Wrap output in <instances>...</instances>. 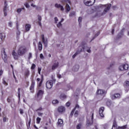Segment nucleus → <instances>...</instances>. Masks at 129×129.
Instances as JSON below:
<instances>
[{
	"label": "nucleus",
	"instance_id": "obj_1",
	"mask_svg": "<svg viewBox=\"0 0 129 129\" xmlns=\"http://www.w3.org/2000/svg\"><path fill=\"white\" fill-rule=\"evenodd\" d=\"M85 50H86L88 53H91V50H90V47H88V46H87V44H86V43L82 42V46H79L76 52L79 54H80L81 52L84 51Z\"/></svg>",
	"mask_w": 129,
	"mask_h": 129
},
{
	"label": "nucleus",
	"instance_id": "obj_2",
	"mask_svg": "<svg viewBox=\"0 0 129 129\" xmlns=\"http://www.w3.org/2000/svg\"><path fill=\"white\" fill-rule=\"evenodd\" d=\"M99 9H104L103 12L102 13V16L105 15L108 11H110V8H111V4H106L105 5H100L98 6Z\"/></svg>",
	"mask_w": 129,
	"mask_h": 129
},
{
	"label": "nucleus",
	"instance_id": "obj_3",
	"mask_svg": "<svg viewBox=\"0 0 129 129\" xmlns=\"http://www.w3.org/2000/svg\"><path fill=\"white\" fill-rule=\"evenodd\" d=\"M44 94V91L42 90H39L36 94L35 95V99L37 101H40L43 97V95Z\"/></svg>",
	"mask_w": 129,
	"mask_h": 129
},
{
	"label": "nucleus",
	"instance_id": "obj_4",
	"mask_svg": "<svg viewBox=\"0 0 129 129\" xmlns=\"http://www.w3.org/2000/svg\"><path fill=\"white\" fill-rule=\"evenodd\" d=\"M27 52V48L25 46L20 47L18 50V54L20 56L25 54Z\"/></svg>",
	"mask_w": 129,
	"mask_h": 129
},
{
	"label": "nucleus",
	"instance_id": "obj_5",
	"mask_svg": "<svg viewBox=\"0 0 129 129\" xmlns=\"http://www.w3.org/2000/svg\"><path fill=\"white\" fill-rule=\"evenodd\" d=\"M95 0H84V3L87 7H91L94 5Z\"/></svg>",
	"mask_w": 129,
	"mask_h": 129
},
{
	"label": "nucleus",
	"instance_id": "obj_6",
	"mask_svg": "<svg viewBox=\"0 0 129 129\" xmlns=\"http://www.w3.org/2000/svg\"><path fill=\"white\" fill-rule=\"evenodd\" d=\"M55 81H56L55 79L47 81L46 86L47 89H51V88L53 87V82H55Z\"/></svg>",
	"mask_w": 129,
	"mask_h": 129
},
{
	"label": "nucleus",
	"instance_id": "obj_7",
	"mask_svg": "<svg viewBox=\"0 0 129 129\" xmlns=\"http://www.w3.org/2000/svg\"><path fill=\"white\" fill-rule=\"evenodd\" d=\"M93 115H94V114L93 113H92L91 118L89 120L88 119L87 120V123H86L87 127L90 126V125H92V124L93 123Z\"/></svg>",
	"mask_w": 129,
	"mask_h": 129
},
{
	"label": "nucleus",
	"instance_id": "obj_8",
	"mask_svg": "<svg viewBox=\"0 0 129 129\" xmlns=\"http://www.w3.org/2000/svg\"><path fill=\"white\" fill-rule=\"evenodd\" d=\"M122 127H126V125H123L121 126H119L117 127V124L116 123V121L114 120L112 129H119V128H122Z\"/></svg>",
	"mask_w": 129,
	"mask_h": 129
},
{
	"label": "nucleus",
	"instance_id": "obj_9",
	"mask_svg": "<svg viewBox=\"0 0 129 129\" xmlns=\"http://www.w3.org/2000/svg\"><path fill=\"white\" fill-rule=\"evenodd\" d=\"M128 69V64H122L119 67V70L120 71H124V70H127Z\"/></svg>",
	"mask_w": 129,
	"mask_h": 129
},
{
	"label": "nucleus",
	"instance_id": "obj_10",
	"mask_svg": "<svg viewBox=\"0 0 129 129\" xmlns=\"http://www.w3.org/2000/svg\"><path fill=\"white\" fill-rule=\"evenodd\" d=\"M103 111H104V107H101L99 109V113L101 117H104V115H103Z\"/></svg>",
	"mask_w": 129,
	"mask_h": 129
},
{
	"label": "nucleus",
	"instance_id": "obj_11",
	"mask_svg": "<svg viewBox=\"0 0 129 129\" xmlns=\"http://www.w3.org/2000/svg\"><path fill=\"white\" fill-rule=\"evenodd\" d=\"M97 93L99 95H105L106 94V92L103 90H98L97 91Z\"/></svg>",
	"mask_w": 129,
	"mask_h": 129
},
{
	"label": "nucleus",
	"instance_id": "obj_12",
	"mask_svg": "<svg viewBox=\"0 0 129 129\" xmlns=\"http://www.w3.org/2000/svg\"><path fill=\"white\" fill-rule=\"evenodd\" d=\"M59 67V62L58 61H55L53 63V64L52 66V70H55L56 68H58Z\"/></svg>",
	"mask_w": 129,
	"mask_h": 129
},
{
	"label": "nucleus",
	"instance_id": "obj_13",
	"mask_svg": "<svg viewBox=\"0 0 129 129\" xmlns=\"http://www.w3.org/2000/svg\"><path fill=\"white\" fill-rule=\"evenodd\" d=\"M54 7L57 9H60V11H61L62 12L64 11V7L62 6L60 4H55Z\"/></svg>",
	"mask_w": 129,
	"mask_h": 129
},
{
	"label": "nucleus",
	"instance_id": "obj_14",
	"mask_svg": "<svg viewBox=\"0 0 129 129\" xmlns=\"http://www.w3.org/2000/svg\"><path fill=\"white\" fill-rule=\"evenodd\" d=\"M34 87H35V82H34V81H32L30 87V90L31 93H33V92H34Z\"/></svg>",
	"mask_w": 129,
	"mask_h": 129
},
{
	"label": "nucleus",
	"instance_id": "obj_15",
	"mask_svg": "<svg viewBox=\"0 0 129 129\" xmlns=\"http://www.w3.org/2000/svg\"><path fill=\"white\" fill-rule=\"evenodd\" d=\"M112 99H116V98H119L120 97V94L119 93H116L113 95L111 96Z\"/></svg>",
	"mask_w": 129,
	"mask_h": 129
},
{
	"label": "nucleus",
	"instance_id": "obj_16",
	"mask_svg": "<svg viewBox=\"0 0 129 129\" xmlns=\"http://www.w3.org/2000/svg\"><path fill=\"white\" fill-rule=\"evenodd\" d=\"M16 28L17 30V31L16 32L17 38V39H19V38H20V35H21V31H19V25L18 24V23H17V24H16Z\"/></svg>",
	"mask_w": 129,
	"mask_h": 129
},
{
	"label": "nucleus",
	"instance_id": "obj_17",
	"mask_svg": "<svg viewBox=\"0 0 129 129\" xmlns=\"http://www.w3.org/2000/svg\"><path fill=\"white\" fill-rule=\"evenodd\" d=\"M66 109L64 108V107L60 106V107H58L57 110L58 112H65Z\"/></svg>",
	"mask_w": 129,
	"mask_h": 129
},
{
	"label": "nucleus",
	"instance_id": "obj_18",
	"mask_svg": "<svg viewBox=\"0 0 129 129\" xmlns=\"http://www.w3.org/2000/svg\"><path fill=\"white\" fill-rule=\"evenodd\" d=\"M79 70V65L76 64L73 68V71L75 72H77Z\"/></svg>",
	"mask_w": 129,
	"mask_h": 129
},
{
	"label": "nucleus",
	"instance_id": "obj_19",
	"mask_svg": "<svg viewBox=\"0 0 129 129\" xmlns=\"http://www.w3.org/2000/svg\"><path fill=\"white\" fill-rule=\"evenodd\" d=\"M67 98V96L64 94H61L60 96V99H61V100H64V99H66Z\"/></svg>",
	"mask_w": 129,
	"mask_h": 129
},
{
	"label": "nucleus",
	"instance_id": "obj_20",
	"mask_svg": "<svg viewBox=\"0 0 129 129\" xmlns=\"http://www.w3.org/2000/svg\"><path fill=\"white\" fill-rule=\"evenodd\" d=\"M57 124L59 126H61L62 124H63V120L62 119H58Z\"/></svg>",
	"mask_w": 129,
	"mask_h": 129
},
{
	"label": "nucleus",
	"instance_id": "obj_21",
	"mask_svg": "<svg viewBox=\"0 0 129 129\" xmlns=\"http://www.w3.org/2000/svg\"><path fill=\"white\" fill-rule=\"evenodd\" d=\"M25 29H26V31H27V32H29V31H30V29H31V25L26 24V25L25 26Z\"/></svg>",
	"mask_w": 129,
	"mask_h": 129
},
{
	"label": "nucleus",
	"instance_id": "obj_22",
	"mask_svg": "<svg viewBox=\"0 0 129 129\" xmlns=\"http://www.w3.org/2000/svg\"><path fill=\"white\" fill-rule=\"evenodd\" d=\"M42 43L44 44L45 47H47V46H48V40L47 39L45 40V38L42 39Z\"/></svg>",
	"mask_w": 129,
	"mask_h": 129
},
{
	"label": "nucleus",
	"instance_id": "obj_23",
	"mask_svg": "<svg viewBox=\"0 0 129 129\" xmlns=\"http://www.w3.org/2000/svg\"><path fill=\"white\" fill-rule=\"evenodd\" d=\"M38 49L39 51L42 50V49H43V45H42V43L41 42H39L38 43Z\"/></svg>",
	"mask_w": 129,
	"mask_h": 129
},
{
	"label": "nucleus",
	"instance_id": "obj_24",
	"mask_svg": "<svg viewBox=\"0 0 129 129\" xmlns=\"http://www.w3.org/2000/svg\"><path fill=\"white\" fill-rule=\"evenodd\" d=\"M12 55L14 58V59H18V55H17V53L14 50L12 52Z\"/></svg>",
	"mask_w": 129,
	"mask_h": 129
},
{
	"label": "nucleus",
	"instance_id": "obj_25",
	"mask_svg": "<svg viewBox=\"0 0 129 129\" xmlns=\"http://www.w3.org/2000/svg\"><path fill=\"white\" fill-rule=\"evenodd\" d=\"M100 34V32H98L94 36V37H93V38L91 40L90 42H92L96 37H98V36H99V34Z\"/></svg>",
	"mask_w": 129,
	"mask_h": 129
},
{
	"label": "nucleus",
	"instance_id": "obj_26",
	"mask_svg": "<svg viewBox=\"0 0 129 129\" xmlns=\"http://www.w3.org/2000/svg\"><path fill=\"white\" fill-rule=\"evenodd\" d=\"M6 38V35L5 34H3L2 33H0V38L1 39L2 41H4Z\"/></svg>",
	"mask_w": 129,
	"mask_h": 129
},
{
	"label": "nucleus",
	"instance_id": "obj_27",
	"mask_svg": "<svg viewBox=\"0 0 129 129\" xmlns=\"http://www.w3.org/2000/svg\"><path fill=\"white\" fill-rule=\"evenodd\" d=\"M7 7H8V4H7V2H5L4 4L3 12H7Z\"/></svg>",
	"mask_w": 129,
	"mask_h": 129
},
{
	"label": "nucleus",
	"instance_id": "obj_28",
	"mask_svg": "<svg viewBox=\"0 0 129 129\" xmlns=\"http://www.w3.org/2000/svg\"><path fill=\"white\" fill-rule=\"evenodd\" d=\"M66 9L67 11V12H70V10H71V8H70V6L68 4H66Z\"/></svg>",
	"mask_w": 129,
	"mask_h": 129
},
{
	"label": "nucleus",
	"instance_id": "obj_29",
	"mask_svg": "<svg viewBox=\"0 0 129 129\" xmlns=\"http://www.w3.org/2000/svg\"><path fill=\"white\" fill-rule=\"evenodd\" d=\"M78 22H79V25L80 27H81V23L82 22V17H79Z\"/></svg>",
	"mask_w": 129,
	"mask_h": 129
},
{
	"label": "nucleus",
	"instance_id": "obj_30",
	"mask_svg": "<svg viewBox=\"0 0 129 129\" xmlns=\"http://www.w3.org/2000/svg\"><path fill=\"white\" fill-rule=\"evenodd\" d=\"M29 75H30V72L29 71V70H27L25 73V77H29Z\"/></svg>",
	"mask_w": 129,
	"mask_h": 129
},
{
	"label": "nucleus",
	"instance_id": "obj_31",
	"mask_svg": "<svg viewBox=\"0 0 129 129\" xmlns=\"http://www.w3.org/2000/svg\"><path fill=\"white\" fill-rule=\"evenodd\" d=\"M52 103L53 104H58V103H59V101H58V100H53L52 101Z\"/></svg>",
	"mask_w": 129,
	"mask_h": 129
},
{
	"label": "nucleus",
	"instance_id": "obj_32",
	"mask_svg": "<svg viewBox=\"0 0 129 129\" xmlns=\"http://www.w3.org/2000/svg\"><path fill=\"white\" fill-rule=\"evenodd\" d=\"M67 2L70 4V5H71V2H70V0H61V2L63 4V3H67Z\"/></svg>",
	"mask_w": 129,
	"mask_h": 129
},
{
	"label": "nucleus",
	"instance_id": "obj_33",
	"mask_svg": "<svg viewBox=\"0 0 129 129\" xmlns=\"http://www.w3.org/2000/svg\"><path fill=\"white\" fill-rule=\"evenodd\" d=\"M69 16L71 17H75V12H71L70 13Z\"/></svg>",
	"mask_w": 129,
	"mask_h": 129
},
{
	"label": "nucleus",
	"instance_id": "obj_34",
	"mask_svg": "<svg viewBox=\"0 0 129 129\" xmlns=\"http://www.w3.org/2000/svg\"><path fill=\"white\" fill-rule=\"evenodd\" d=\"M41 121V118L37 117L36 118V123H40V122Z\"/></svg>",
	"mask_w": 129,
	"mask_h": 129
},
{
	"label": "nucleus",
	"instance_id": "obj_35",
	"mask_svg": "<svg viewBox=\"0 0 129 129\" xmlns=\"http://www.w3.org/2000/svg\"><path fill=\"white\" fill-rule=\"evenodd\" d=\"M78 114H79V111H78V110L76 111L74 114V116L75 117H77V116H78Z\"/></svg>",
	"mask_w": 129,
	"mask_h": 129
},
{
	"label": "nucleus",
	"instance_id": "obj_36",
	"mask_svg": "<svg viewBox=\"0 0 129 129\" xmlns=\"http://www.w3.org/2000/svg\"><path fill=\"white\" fill-rule=\"evenodd\" d=\"M3 84H4V85H6V86H7L8 85V83L6 82V80H5V79H3Z\"/></svg>",
	"mask_w": 129,
	"mask_h": 129
},
{
	"label": "nucleus",
	"instance_id": "obj_37",
	"mask_svg": "<svg viewBox=\"0 0 129 129\" xmlns=\"http://www.w3.org/2000/svg\"><path fill=\"white\" fill-rule=\"evenodd\" d=\"M22 10H25V8H23L22 9H18L17 11V13H18V14H20V13L22 12Z\"/></svg>",
	"mask_w": 129,
	"mask_h": 129
},
{
	"label": "nucleus",
	"instance_id": "obj_38",
	"mask_svg": "<svg viewBox=\"0 0 129 129\" xmlns=\"http://www.w3.org/2000/svg\"><path fill=\"white\" fill-rule=\"evenodd\" d=\"M81 126H82V125H81V123H79L78 124V125H77V129H80L81 128Z\"/></svg>",
	"mask_w": 129,
	"mask_h": 129
},
{
	"label": "nucleus",
	"instance_id": "obj_39",
	"mask_svg": "<svg viewBox=\"0 0 129 129\" xmlns=\"http://www.w3.org/2000/svg\"><path fill=\"white\" fill-rule=\"evenodd\" d=\"M74 111H75V108H74L71 112V116H73V114H74Z\"/></svg>",
	"mask_w": 129,
	"mask_h": 129
},
{
	"label": "nucleus",
	"instance_id": "obj_40",
	"mask_svg": "<svg viewBox=\"0 0 129 129\" xmlns=\"http://www.w3.org/2000/svg\"><path fill=\"white\" fill-rule=\"evenodd\" d=\"M35 68H36V64L33 63V64H32L31 69H32V70H34V69H35Z\"/></svg>",
	"mask_w": 129,
	"mask_h": 129
},
{
	"label": "nucleus",
	"instance_id": "obj_41",
	"mask_svg": "<svg viewBox=\"0 0 129 129\" xmlns=\"http://www.w3.org/2000/svg\"><path fill=\"white\" fill-rule=\"evenodd\" d=\"M18 97L20 99V98L21 97V91H20V88H18Z\"/></svg>",
	"mask_w": 129,
	"mask_h": 129
},
{
	"label": "nucleus",
	"instance_id": "obj_42",
	"mask_svg": "<svg viewBox=\"0 0 129 129\" xmlns=\"http://www.w3.org/2000/svg\"><path fill=\"white\" fill-rule=\"evenodd\" d=\"M38 22H41V21H42V17L41 16L38 15Z\"/></svg>",
	"mask_w": 129,
	"mask_h": 129
},
{
	"label": "nucleus",
	"instance_id": "obj_43",
	"mask_svg": "<svg viewBox=\"0 0 129 129\" xmlns=\"http://www.w3.org/2000/svg\"><path fill=\"white\" fill-rule=\"evenodd\" d=\"M8 59V56L6 55H4V60L5 62H7V60Z\"/></svg>",
	"mask_w": 129,
	"mask_h": 129
},
{
	"label": "nucleus",
	"instance_id": "obj_44",
	"mask_svg": "<svg viewBox=\"0 0 129 129\" xmlns=\"http://www.w3.org/2000/svg\"><path fill=\"white\" fill-rule=\"evenodd\" d=\"M40 59H42V60H43V59H44V55H43V54L42 53H41L40 54Z\"/></svg>",
	"mask_w": 129,
	"mask_h": 129
},
{
	"label": "nucleus",
	"instance_id": "obj_45",
	"mask_svg": "<svg viewBox=\"0 0 129 129\" xmlns=\"http://www.w3.org/2000/svg\"><path fill=\"white\" fill-rule=\"evenodd\" d=\"M61 26H62V24H61V22H59L57 24V27L58 28H60V27H61Z\"/></svg>",
	"mask_w": 129,
	"mask_h": 129
},
{
	"label": "nucleus",
	"instance_id": "obj_46",
	"mask_svg": "<svg viewBox=\"0 0 129 129\" xmlns=\"http://www.w3.org/2000/svg\"><path fill=\"white\" fill-rule=\"evenodd\" d=\"M78 54H79V53L76 52L73 55V58L74 59V58H75V57H76V56H77Z\"/></svg>",
	"mask_w": 129,
	"mask_h": 129
},
{
	"label": "nucleus",
	"instance_id": "obj_47",
	"mask_svg": "<svg viewBox=\"0 0 129 129\" xmlns=\"http://www.w3.org/2000/svg\"><path fill=\"white\" fill-rule=\"evenodd\" d=\"M8 26L12 28V27H13V23L11 22H9Z\"/></svg>",
	"mask_w": 129,
	"mask_h": 129
},
{
	"label": "nucleus",
	"instance_id": "obj_48",
	"mask_svg": "<svg viewBox=\"0 0 129 129\" xmlns=\"http://www.w3.org/2000/svg\"><path fill=\"white\" fill-rule=\"evenodd\" d=\"M125 85H126V86H129V81H126L125 82Z\"/></svg>",
	"mask_w": 129,
	"mask_h": 129
},
{
	"label": "nucleus",
	"instance_id": "obj_49",
	"mask_svg": "<svg viewBox=\"0 0 129 129\" xmlns=\"http://www.w3.org/2000/svg\"><path fill=\"white\" fill-rule=\"evenodd\" d=\"M36 10H42V8L40 7H38V6H36Z\"/></svg>",
	"mask_w": 129,
	"mask_h": 129
},
{
	"label": "nucleus",
	"instance_id": "obj_50",
	"mask_svg": "<svg viewBox=\"0 0 129 129\" xmlns=\"http://www.w3.org/2000/svg\"><path fill=\"white\" fill-rule=\"evenodd\" d=\"M107 106H110L111 105V102L109 101L107 102Z\"/></svg>",
	"mask_w": 129,
	"mask_h": 129
},
{
	"label": "nucleus",
	"instance_id": "obj_51",
	"mask_svg": "<svg viewBox=\"0 0 129 129\" xmlns=\"http://www.w3.org/2000/svg\"><path fill=\"white\" fill-rule=\"evenodd\" d=\"M30 58H32V53L31 52L29 53L28 59L30 60Z\"/></svg>",
	"mask_w": 129,
	"mask_h": 129
},
{
	"label": "nucleus",
	"instance_id": "obj_52",
	"mask_svg": "<svg viewBox=\"0 0 129 129\" xmlns=\"http://www.w3.org/2000/svg\"><path fill=\"white\" fill-rule=\"evenodd\" d=\"M42 82H43V81H42V80H41V81L39 82V85H38V86H39V87H41V86H42Z\"/></svg>",
	"mask_w": 129,
	"mask_h": 129
},
{
	"label": "nucleus",
	"instance_id": "obj_53",
	"mask_svg": "<svg viewBox=\"0 0 129 129\" xmlns=\"http://www.w3.org/2000/svg\"><path fill=\"white\" fill-rule=\"evenodd\" d=\"M25 7H26V8H30V5H29V4H28V3H26L25 4Z\"/></svg>",
	"mask_w": 129,
	"mask_h": 129
},
{
	"label": "nucleus",
	"instance_id": "obj_54",
	"mask_svg": "<svg viewBox=\"0 0 129 129\" xmlns=\"http://www.w3.org/2000/svg\"><path fill=\"white\" fill-rule=\"evenodd\" d=\"M80 108V107L79 106V105H78V104H77L76 105L75 107L74 108H75V109H76V108Z\"/></svg>",
	"mask_w": 129,
	"mask_h": 129
},
{
	"label": "nucleus",
	"instance_id": "obj_55",
	"mask_svg": "<svg viewBox=\"0 0 129 129\" xmlns=\"http://www.w3.org/2000/svg\"><path fill=\"white\" fill-rule=\"evenodd\" d=\"M42 70V68H38V73L39 74H41V71Z\"/></svg>",
	"mask_w": 129,
	"mask_h": 129
},
{
	"label": "nucleus",
	"instance_id": "obj_56",
	"mask_svg": "<svg viewBox=\"0 0 129 129\" xmlns=\"http://www.w3.org/2000/svg\"><path fill=\"white\" fill-rule=\"evenodd\" d=\"M70 102H68L67 103H66V105L68 107H69V106H70Z\"/></svg>",
	"mask_w": 129,
	"mask_h": 129
},
{
	"label": "nucleus",
	"instance_id": "obj_57",
	"mask_svg": "<svg viewBox=\"0 0 129 129\" xmlns=\"http://www.w3.org/2000/svg\"><path fill=\"white\" fill-rule=\"evenodd\" d=\"M57 77H58V78H59V79L61 78V75L58 74H57Z\"/></svg>",
	"mask_w": 129,
	"mask_h": 129
},
{
	"label": "nucleus",
	"instance_id": "obj_58",
	"mask_svg": "<svg viewBox=\"0 0 129 129\" xmlns=\"http://www.w3.org/2000/svg\"><path fill=\"white\" fill-rule=\"evenodd\" d=\"M20 112L21 114H23V113H24V110H23V109H20Z\"/></svg>",
	"mask_w": 129,
	"mask_h": 129
},
{
	"label": "nucleus",
	"instance_id": "obj_59",
	"mask_svg": "<svg viewBox=\"0 0 129 129\" xmlns=\"http://www.w3.org/2000/svg\"><path fill=\"white\" fill-rule=\"evenodd\" d=\"M4 13V16L5 17H7V16H8V13H7V11H3Z\"/></svg>",
	"mask_w": 129,
	"mask_h": 129
},
{
	"label": "nucleus",
	"instance_id": "obj_60",
	"mask_svg": "<svg viewBox=\"0 0 129 129\" xmlns=\"http://www.w3.org/2000/svg\"><path fill=\"white\" fill-rule=\"evenodd\" d=\"M3 121H4V122H6V121H7V117H4Z\"/></svg>",
	"mask_w": 129,
	"mask_h": 129
},
{
	"label": "nucleus",
	"instance_id": "obj_61",
	"mask_svg": "<svg viewBox=\"0 0 129 129\" xmlns=\"http://www.w3.org/2000/svg\"><path fill=\"white\" fill-rule=\"evenodd\" d=\"M38 115H39V116H42V115H43V113L38 112Z\"/></svg>",
	"mask_w": 129,
	"mask_h": 129
},
{
	"label": "nucleus",
	"instance_id": "obj_62",
	"mask_svg": "<svg viewBox=\"0 0 129 129\" xmlns=\"http://www.w3.org/2000/svg\"><path fill=\"white\" fill-rule=\"evenodd\" d=\"M38 25L40 27H42V23H41V21H38Z\"/></svg>",
	"mask_w": 129,
	"mask_h": 129
},
{
	"label": "nucleus",
	"instance_id": "obj_63",
	"mask_svg": "<svg viewBox=\"0 0 129 129\" xmlns=\"http://www.w3.org/2000/svg\"><path fill=\"white\" fill-rule=\"evenodd\" d=\"M54 21H55V23H57V21H58V18H57V17H55Z\"/></svg>",
	"mask_w": 129,
	"mask_h": 129
},
{
	"label": "nucleus",
	"instance_id": "obj_64",
	"mask_svg": "<svg viewBox=\"0 0 129 129\" xmlns=\"http://www.w3.org/2000/svg\"><path fill=\"white\" fill-rule=\"evenodd\" d=\"M7 101H8V102H11V98H8Z\"/></svg>",
	"mask_w": 129,
	"mask_h": 129
}]
</instances>
